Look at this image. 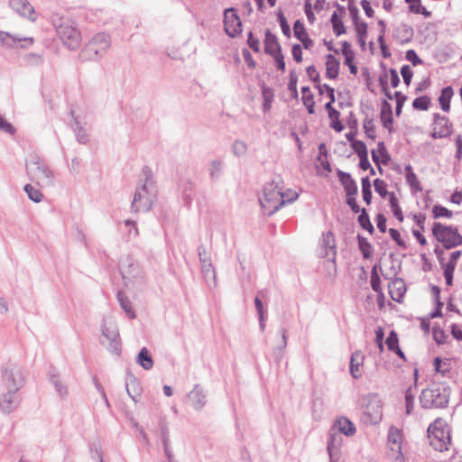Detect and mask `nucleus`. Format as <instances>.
<instances>
[{
    "instance_id": "nucleus-38",
    "label": "nucleus",
    "mask_w": 462,
    "mask_h": 462,
    "mask_svg": "<svg viewBox=\"0 0 462 462\" xmlns=\"http://www.w3.org/2000/svg\"><path fill=\"white\" fill-rule=\"evenodd\" d=\"M301 93H302V103L306 106L307 111L309 114L312 115L315 113V102H314V96L310 91V88L309 86H303L301 88Z\"/></svg>"
},
{
    "instance_id": "nucleus-7",
    "label": "nucleus",
    "mask_w": 462,
    "mask_h": 462,
    "mask_svg": "<svg viewBox=\"0 0 462 462\" xmlns=\"http://www.w3.org/2000/svg\"><path fill=\"white\" fill-rule=\"evenodd\" d=\"M383 403L377 393H368L361 400V420L365 424L374 425L383 418Z\"/></svg>"
},
{
    "instance_id": "nucleus-16",
    "label": "nucleus",
    "mask_w": 462,
    "mask_h": 462,
    "mask_svg": "<svg viewBox=\"0 0 462 462\" xmlns=\"http://www.w3.org/2000/svg\"><path fill=\"white\" fill-rule=\"evenodd\" d=\"M187 397L192 407L197 411L201 410L207 402V395L200 384H195L194 388L188 393Z\"/></svg>"
},
{
    "instance_id": "nucleus-23",
    "label": "nucleus",
    "mask_w": 462,
    "mask_h": 462,
    "mask_svg": "<svg viewBox=\"0 0 462 462\" xmlns=\"http://www.w3.org/2000/svg\"><path fill=\"white\" fill-rule=\"evenodd\" d=\"M340 62L333 54L326 55V77L336 79L338 77Z\"/></svg>"
},
{
    "instance_id": "nucleus-56",
    "label": "nucleus",
    "mask_w": 462,
    "mask_h": 462,
    "mask_svg": "<svg viewBox=\"0 0 462 462\" xmlns=\"http://www.w3.org/2000/svg\"><path fill=\"white\" fill-rule=\"evenodd\" d=\"M453 212L442 205H434L432 208V217L434 219L440 217L451 218Z\"/></svg>"
},
{
    "instance_id": "nucleus-60",
    "label": "nucleus",
    "mask_w": 462,
    "mask_h": 462,
    "mask_svg": "<svg viewBox=\"0 0 462 462\" xmlns=\"http://www.w3.org/2000/svg\"><path fill=\"white\" fill-rule=\"evenodd\" d=\"M373 185L374 187L375 192L378 193L381 198H383V199H385L386 197H388V199L390 198V194L392 192H389L387 190V184L385 183L384 180L377 178V179L374 180Z\"/></svg>"
},
{
    "instance_id": "nucleus-27",
    "label": "nucleus",
    "mask_w": 462,
    "mask_h": 462,
    "mask_svg": "<svg viewBox=\"0 0 462 462\" xmlns=\"http://www.w3.org/2000/svg\"><path fill=\"white\" fill-rule=\"evenodd\" d=\"M334 427L337 428L339 433L347 437L353 436L356 431L355 424L346 417L338 418L335 421Z\"/></svg>"
},
{
    "instance_id": "nucleus-14",
    "label": "nucleus",
    "mask_w": 462,
    "mask_h": 462,
    "mask_svg": "<svg viewBox=\"0 0 462 462\" xmlns=\"http://www.w3.org/2000/svg\"><path fill=\"white\" fill-rule=\"evenodd\" d=\"M402 434L400 430L394 426H391L388 430V447L392 452L397 453L396 461L403 462V455L402 453Z\"/></svg>"
},
{
    "instance_id": "nucleus-41",
    "label": "nucleus",
    "mask_w": 462,
    "mask_h": 462,
    "mask_svg": "<svg viewBox=\"0 0 462 462\" xmlns=\"http://www.w3.org/2000/svg\"><path fill=\"white\" fill-rule=\"evenodd\" d=\"M359 216L357 217V222L360 225L361 228L367 231L370 235L374 233V227L370 220V217L367 213V210L363 208L362 210L359 211Z\"/></svg>"
},
{
    "instance_id": "nucleus-18",
    "label": "nucleus",
    "mask_w": 462,
    "mask_h": 462,
    "mask_svg": "<svg viewBox=\"0 0 462 462\" xmlns=\"http://www.w3.org/2000/svg\"><path fill=\"white\" fill-rule=\"evenodd\" d=\"M17 392L7 390L0 399V409L5 413L14 411L19 405L20 401L16 395Z\"/></svg>"
},
{
    "instance_id": "nucleus-39",
    "label": "nucleus",
    "mask_w": 462,
    "mask_h": 462,
    "mask_svg": "<svg viewBox=\"0 0 462 462\" xmlns=\"http://www.w3.org/2000/svg\"><path fill=\"white\" fill-rule=\"evenodd\" d=\"M356 238L358 243V248L363 257L365 259H371L374 253V247L371 245V243L360 234L357 235Z\"/></svg>"
},
{
    "instance_id": "nucleus-54",
    "label": "nucleus",
    "mask_w": 462,
    "mask_h": 462,
    "mask_svg": "<svg viewBox=\"0 0 462 462\" xmlns=\"http://www.w3.org/2000/svg\"><path fill=\"white\" fill-rule=\"evenodd\" d=\"M201 273L208 282L212 280L213 283L216 284V272L212 261H208L201 264Z\"/></svg>"
},
{
    "instance_id": "nucleus-53",
    "label": "nucleus",
    "mask_w": 462,
    "mask_h": 462,
    "mask_svg": "<svg viewBox=\"0 0 462 462\" xmlns=\"http://www.w3.org/2000/svg\"><path fill=\"white\" fill-rule=\"evenodd\" d=\"M298 75L295 69H291L289 75L288 89L291 94V97L298 99L299 93L297 89Z\"/></svg>"
},
{
    "instance_id": "nucleus-17",
    "label": "nucleus",
    "mask_w": 462,
    "mask_h": 462,
    "mask_svg": "<svg viewBox=\"0 0 462 462\" xmlns=\"http://www.w3.org/2000/svg\"><path fill=\"white\" fill-rule=\"evenodd\" d=\"M337 175L339 182L344 188L346 196L357 195L358 187L356 180L352 178L350 173L337 169Z\"/></svg>"
},
{
    "instance_id": "nucleus-34",
    "label": "nucleus",
    "mask_w": 462,
    "mask_h": 462,
    "mask_svg": "<svg viewBox=\"0 0 462 462\" xmlns=\"http://www.w3.org/2000/svg\"><path fill=\"white\" fill-rule=\"evenodd\" d=\"M49 379H50V382L55 387L57 393L61 398L67 396V394H68L67 386L62 383V382L60 378V375L56 373V370L54 368H52L49 371Z\"/></svg>"
},
{
    "instance_id": "nucleus-1",
    "label": "nucleus",
    "mask_w": 462,
    "mask_h": 462,
    "mask_svg": "<svg viewBox=\"0 0 462 462\" xmlns=\"http://www.w3.org/2000/svg\"><path fill=\"white\" fill-rule=\"evenodd\" d=\"M451 387L445 383H433L423 389L419 396L422 409H444L448 406Z\"/></svg>"
},
{
    "instance_id": "nucleus-25",
    "label": "nucleus",
    "mask_w": 462,
    "mask_h": 462,
    "mask_svg": "<svg viewBox=\"0 0 462 462\" xmlns=\"http://www.w3.org/2000/svg\"><path fill=\"white\" fill-rule=\"evenodd\" d=\"M104 55V52L97 50V47L94 46V43H90L88 42L85 47L79 52V58L82 61L86 60H95Z\"/></svg>"
},
{
    "instance_id": "nucleus-12",
    "label": "nucleus",
    "mask_w": 462,
    "mask_h": 462,
    "mask_svg": "<svg viewBox=\"0 0 462 462\" xmlns=\"http://www.w3.org/2000/svg\"><path fill=\"white\" fill-rule=\"evenodd\" d=\"M119 266L123 279L131 280L143 277V272L139 263L135 262L131 255H126L122 258Z\"/></svg>"
},
{
    "instance_id": "nucleus-11",
    "label": "nucleus",
    "mask_w": 462,
    "mask_h": 462,
    "mask_svg": "<svg viewBox=\"0 0 462 462\" xmlns=\"http://www.w3.org/2000/svg\"><path fill=\"white\" fill-rule=\"evenodd\" d=\"M3 380L7 390L18 392L23 386L24 376L18 368L9 369L8 367H4Z\"/></svg>"
},
{
    "instance_id": "nucleus-48",
    "label": "nucleus",
    "mask_w": 462,
    "mask_h": 462,
    "mask_svg": "<svg viewBox=\"0 0 462 462\" xmlns=\"http://www.w3.org/2000/svg\"><path fill=\"white\" fill-rule=\"evenodd\" d=\"M223 170V162L220 160H214L208 165V173L210 180L215 181L219 179Z\"/></svg>"
},
{
    "instance_id": "nucleus-51",
    "label": "nucleus",
    "mask_w": 462,
    "mask_h": 462,
    "mask_svg": "<svg viewBox=\"0 0 462 462\" xmlns=\"http://www.w3.org/2000/svg\"><path fill=\"white\" fill-rule=\"evenodd\" d=\"M71 127L73 128V131L76 134L77 141L82 144L87 143L88 141V134L77 118H75Z\"/></svg>"
},
{
    "instance_id": "nucleus-44",
    "label": "nucleus",
    "mask_w": 462,
    "mask_h": 462,
    "mask_svg": "<svg viewBox=\"0 0 462 462\" xmlns=\"http://www.w3.org/2000/svg\"><path fill=\"white\" fill-rule=\"evenodd\" d=\"M330 23L332 24L333 32L336 36H340L346 32V26L339 17L337 12H334L330 17Z\"/></svg>"
},
{
    "instance_id": "nucleus-63",
    "label": "nucleus",
    "mask_w": 462,
    "mask_h": 462,
    "mask_svg": "<svg viewBox=\"0 0 462 462\" xmlns=\"http://www.w3.org/2000/svg\"><path fill=\"white\" fill-rule=\"evenodd\" d=\"M393 96H394L393 98L395 99V102H396L395 115H396V116H400L402 115L403 105L406 102L408 97L406 95L402 94L401 91H395Z\"/></svg>"
},
{
    "instance_id": "nucleus-61",
    "label": "nucleus",
    "mask_w": 462,
    "mask_h": 462,
    "mask_svg": "<svg viewBox=\"0 0 462 462\" xmlns=\"http://www.w3.org/2000/svg\"><path fill=\"white\" fill-rule=\"evenodd\" d=\"M273 54H269L273 58L275 66L278 70H281L282 72H284L286 69V63L284 60V56L282 51V47H279V50H275V51L273 52Z\"/></svg>"
},
{
    "instance_id": "nucleus-36",
    "label": "nucleus",
    "mask_w": 462,
    "mask_h": 462,
    "mask_svg": "<svg viewBox=\"0 0 462 462\" xmlns=\"http://www.w3.org/2000/svg\"><path fill=\"white\" fill-rule=\"evenodd\" d=\"M0 42L3 45L7 46L9 48H14L17 45V42H23L27 45H32L33 42L32 38H23V39H16L11 36L8 32H0Z\"/></svg>"
},
{
    "instance_id": "nucleus-10",
    "label": "nucleus",
    "mask_w": 462,
    "mask_h": 462,
    "mask_svg": "<svg viewBox=\"0 0 462 462\" xmlns=\"http://www.w3.org/2000/svg\"><path fill=\"white\" fill-rule=\"evenodd\" d=\"M102 335L109 341L107 349L112 354L119 356L122 349L119 331L116 326L112 322L109 324L104 323L102 326Z\"/></svg>"
},
{
    "instance_id": "nucleus-9",
    "label": "nucleus",
    "mask_w": 462,
    "mask_h": 462,
    "mask_svg": "<svg viewBox=\"0 0 462 462\" xmlns=\"http://www.w3.org/2000/svg\"><path fill=\"white\" fill-rule=\"evenodd\" d=\"M224 27L226 33L231 38H236L242 33L243 24L234 7L225 10Z\"/></svg>"
},
{
    "instance_id": "nucleus-19",
    "label": "nucleus",
    "mask_w": 462,
    "mask_h": 462,
    "mask_svg": "<svg viewBox=\"0 0 462 462\" xmlns=\"http://www.w3.org/2000/svg\"><path fill=\"white\" fill-rule=\"evenodd\" d=\"M294 37L299 40L305 50H310L314 45L307 32L303 22L300 19L296 20L293 23Z\"/></svg>"
},
{
    "instance_id": "nucleus-3",
    "label": "nucleus",
    "mask_w": 462,
    "mask_h": 462,
    "mask_svg": "<svg viewBox=\"0 0 462 462\" xmlns=\"http://www.w3.org/2000/svg\"><path fill=\"white\" fill-rule=\"evenodd\" d=\"M282 198V188L280 187L279 180H273L272 182L266 183L263 189V196L259 198L263 213L272 216L278 211L284 205Z\"/></svg>"
},
{
    "instance_id": "nucleus-5",
    "label": "nucleus",
    "mask_w": 462,
    "mask_h": 462,
    "mask_svg": "<svg viewBox=\"0 0 462 462\" xmlns=\"http://www.w3.org/2000/svg\"><path fill=\"white\" fill-rule=\"evenodd\" d=\"M433 237L442 245L446 250L462 245V236L457 226L434 222L431 227Z\"/></svg>"
},
{
    "instance_id": "nucleus-15",
    "label": "nucleus",
    "mask_w": 462,
    "mask_h": 462,
    "mask_svg": "<svg viewBox=\"0 0 462 462\" xmlns=\"http://www.w3.org/2000/svg\"><path fill=\"white\" fill-rule=\"evenodd\" d=\"M9 5L19 15L32 22L36 20L35 10L28 0H9Z\"/></svg>"
},
{
    "instance_id": "nucleus-59",
    "label": "nucleus",
    "mask_w": 462,
    "mask_h": 462,
    "mask_svg": "<svg viewBox=\"0 0 462 462\" xmlns=\"http://www.w3.org/2000/svg\"><path fill=\"white\" fill-rule=\"evenodd\" d=\"M350 143L351 148L357 154V156L365 155L368 153L366 144L361 140L353 139L347 140Z\"/></svg>"
},
{
    "instance_id": "nucleus-40",
    "label": "nucleus",
    "mask_w": 462,
    "mask_h": 462,
    "mask_svg": "<svg viewBox=\"0 0 462 462\" xmlns=\"http://www.w3.org/2000/svg\"><path fill=\"white\" fill-rule=\"evenodd\" d=\"M405 171V178L407 183L410 185L412 190L421 191L422 188L420 183L417 178V175L414 173L413 169L411 164H408L404 168Z\"/></svg>"
},
{
    "instance_id": "nucleus-29",
    "label": "nucleus",
    "mask_w": 462,
    "mask_h": 462,
    "mask_svg": "<svg viewBox=\"0 0 462 462\" xmlns=\"http://www.w3.org/2000/svg\"><path fill=\"white\" fill-rule=\"evenodd\" d=\"M261 92L263 97V111L267 113L271 110L272 103L274 98V91L272 88L268 87L264 82L260 84Z\"/></svg>"
},
{
    "instance_id": "nucleus-49",
    "label": "nucleus",
    "mask_w": 462,
    "mask_h": 462,
    "mask_svg": "<svg viewBox=\"0 0 462 462\" xmlns=\"http://www.w3.org/2000/svg\"><path fill=\"white\" fill-rule=\"evenodd\" d=\"M355 31L356 32V38L360 48L365 51V39L367 37V23L365 22H362L359 25L355 27Z\"/></svg>"
},
{
    "instance_id": "nucleus-45",
    "label": "nucleus",
    "mask_w": 462,
    "mask_h": 462,
    "mask_svg": "<svg viewBox=\"0 0 462 462\" xmlns=\"http://www.w3.org/2000/svg\"><path fill=\"white\" fill-rule=\"evenodd\" d=\"M346 125L350 131L346 133L345 136L346 140H350L356 137V134H358V120L354 112L352 111L349 113L348 118L346 120Z\"/></svg>"
},
{
    "instance_id": "nucleus-22",
    "label": "nucleus",
    "mask_w": 462,
    "mask_h": 462,
    "mask_svg": "<svg viewBox=\"0 0 462 462\" xmlns=\"http://www.w3.org/2000/svg\"><path fill=\"white\" fill-rule=\"evenodd\" d=\"M365 360L364 355L361 351L356 350L351 355L349 362V372L352 377L359 379L362 376L360 367L363 365Z\"/></svg>"
},
{
    "instance_id": "nucleus-47",
    "label": "nucleus",
    "mask_w": 462,
    "mask_h": 462,
    "mask_svg": "<svg viewBox=\"0 0 462 462\" xmlns=\"http://www.w3.org/2000/svg\"><path fill=\"white\" fill-rule=\"evenodd\" d=\"M388 200H389V205L391 207L393 217L399 222H402L404 219L403 213H402V208L399 205V200L396 198L395 194L391 193Z\"/></svg>"
},
{
    "instance_id": "nucleus-64",
    "label": "nucleus",
    "mask_w": 462,
    "mask_h": 462,
    "mask_svg": "<svg viewBox=\"0 0 462 462\" xmlns=\"http://www.w3.org/2000/svg\"><path fill=\"white\" fill-rule=\"evenodd\" d=\"M385 345L387 346L388 350L391 352L400 346L398 334L394 330L390 331L388 337H386Z\"/></svg>"
},
{
    "instance_id": "nucleus-31",
    "label": "nucleus",
    "mask_w": 462,
    "mask_h": 462,
    "mask_svg": "<svg viewBox=\"0 0 462 462\" xmlns=\"http://www.w3.org/2000/svg\"><path fill=\"white\" fill-rule=\"evenodd\" d=\"M136 363L144 370H151L153 367L154 361L147 347H143L139 351Z\"/></svg>"
},
{
    "instance_id": "nucleus-52",
    "label": "nucleus",
    "mask_w": 462,
    "mask_h": 462,
    "mask_svg": "<svg viewBox=\"0 0 462 462\" xmlns=\"http://www.w3.org/2000/svg\"><path fill=\"white\" fill-rule=\"evenodd\" d=\"M158 426L160 430V438L162 439V444H166V442H170V430L168 422L165 417H161L158 420Z\"/></svg>"
},
{
    "instance_id": "nucleus-2",
    "label": "nucleus",
    "mask_w": 462,
    "mask_h": 462,
    "mask_svg": "<svg viewBox=\"0 0 462 462\" xmlns=\"http://www.w3.org/2000/svg\"><path fill=\"white\" fill-rule=\"evenodd\" d=\"M430 445L437 451L448 450L451 445L450 428L447 421L439 417L431 422L427 430Z\"/></svg>"
},
{
    "instance_id": "nucleus-30",
    "label": "nucleus",
    "mask_w": 462,
    "mask_h": 462,
    "mask_svg": "<svg viewBox=\"0 0 462 462\" xmlns=\"http://www.w3.org/2000/svg\"><path fill=\"white\" fill-rule=\"evenodd\" d=\"M264 36V52L267 55L273 54V52L275 51V50H279V47H282L276 35L273 34L269 29L265 31Z\"/></svg>"
},
{
    "instance_id": "nucleus-33",
    "label": "nucleus",
    "mask_w": 462,
    "mask_h": 462,
    "mask_svg": "<svg viewBox=\"0 0 462 462\" xmlns=\"http://www.w3.org/2000/svg\"><path fill=\"white\" fill-rule=\"evenodd\" d=\"M117 300L120 304V307L124 310L126 315L134 319L136 318L135 311L132 307V302L126 294L123 291H118L116 293Z\"/></svg>"
},
{
    "instance_id": "nucleus-42",
    "label": "nucleus",
    "mask_w": 462,
    "mask_h": 462,
    "mask_svg": "<svg viewBox=\"0 0 462 462\" xmlns=\"http://www.w3.org/2000/svg\"><path fill=\"white\" fill-rule=\"evenodd\" d=\"M281 333H282V345L279 346H276L273 349V360L276 364H280V362L283 358L284 350L287 346V329L282 328L281 329Z\"/></svg>"
},
{
    "instance_id": "nucleus-46",
    "label": "nucleus",
    "mask_w": 462,
    "mask_h": 462,
    "mask_svg": "<svg viewBox=\"0 0 462 462\" xmlns=\"http://www.w3.org/2000/svg\"><path fill=\"white\" fill-rule=\"evenodd\" d=\"M125 388L131 399L134 402H137V397L141 395L142 388L140 386V383L136 381V379L133 377L130 380V383H125Z\"/></svg>"
},
{
    "instance_id": "nucleus-62",
    "label": "nucleus",
    "mask_w": 462,
    "mask_h": 462,
    "mask_svg": "<svg viewBox=\"0 0 462 462\" xmlns=\"http://www.w3.org/2000/svg\"><path fill=\"white\" fill-rule=\"evenodd\" d=\"M23 190L27 194L28 198L33 202L38 203L42 200V193L39 189H34L31 184H26L23 187Z\"/></svg>"
},
{
    "instance_id": "nucleus-50",
    "label": "nucleus",
    "mask_w": 462,
    "mask_h": 462,
    "mask_svg": "<svg viewBox=\"0 0 462 462\" xmlns=\"http://www.w3.org/2000/svg\"><path fill=\"white\" fill-rule=\"evenodd\" d=\"M430 105L431 99L427 95L418 97L412 101V107L415 110L427 111Z\"/></svg>"
},
{
    "instance_id": "nucleus-21",
    "label": "nucleus",
    "mask_w": 462,
    "mask_h": 462,
    "mask_svg": "<svg viewBox=\"0 0 462 462\" xmlns=\"http://www.w3.org/2000/svg\"><path fill=\"white\" fill-rule=\"evenodd\" d=\"M380 119L382 125L392 133L393 125V107L386 99L381 102Z\"/></svg>"
},
{
    "instance_id": "nucleus-35",
    "label": "nucleus",
    "mask_w": 462,
    "mask_h": 462,
    "mask_svg": "<svg viewBox=\"0 0 462 462\" xmlns=\"http://www.w3.org/2000/svg\"><path fill=\"white\" fill-rule=\"evenodd\" d=\"M89 42L90 43H94V46L97 47V50L104 53H106L111 44L110 36L105 32L97 33Z\"/></svg>"
},
{
    "instance_id": "nucleus-24",
    "label": "nucleus",
    "mask_w": 462,
    "mask_h": 462,
    "mask_svg": "<svg viewBox=\"0 0 462 462\" xmlns=\"http://www.w3.org/2000/svg\"><path fill=\"white\" fill-rule=\"evenodd\" d=\"M180 189L182 192V198L186 206H189L192 202L193 194L196 189V184L191 179H185L180 181Z\"/></svg>"
},
{
    "instance_id": "nucleus-26",
    "label": "nucleus",
    "mask_w": 462,
    "mask_h": 462,
    "mask_svg": "<svg viewBox=\"0 0 462 462\" xmlns=\"http://www.w3.org/2000/svg\"><path fill=\"white\" fill-rule=\"evenodd\" d=\"M341 441L342 438L338 433H329L327 449L331 462L335 460V457L337 458Z\"/></svg>"
},
{
    "instance_id": "nucleus-58",
    "label": "nucleus",
    "mask_w": 462,
    "mask_h": 462,
    "mask_svg": "<svg viewBox=\"0 0 462 462\" xmlns=\"http://www.w3.org/2000/svg\"><path fill=\"white\" fill-rule=\"evenodd\" d=\"M363 128L369 139L374 140L376 138L375 135V126L374 125V118L366 116L363 122Z\"/></svg>"
},
{
    "instance_id": "nucleus-20",
    "label": "nucleus",
    "mask_w": 462,
    "mask_h": 462,
    "mask_svg": "<svg viewBox=\"0 0 462 462\" xmlns=\"http://www.w3.org/2000/svg\"><path fill=\"white\" fill-rule=\"evenodd\" d=\"M321 247L324 250L323 257H328L330 254L332 255L331 261L333 263L336 262L337 255V247H336V240L335 236L331 231L327 233H323L321 239Z\"/></svg>"
},
{
    "instance_id": "nucleus-28",
    "label": "nucleus",
    "mask_w": 462,
    "mask_h": 462,
    "mask_svg": "<svg viewBox=\"0 0 462 462\" xmlns=\"http://www.w3.org/2000/svg\"><path fill=\"white\" fill-rule=\"evenodd\" d=\"M395 32V36L399 39L401 44L410 42L414 35L413 28L404 23H402L400 26L396 28Z\"/></svg>"
},
{
    "instance_id": "nucleus-37",
    "label": "nucleus",
    "mask_w": 462,
    "mask_h": 462,
    "mask_svg": "<svg viewBox=\"0 0 462 462\" xmlns=\"http://www.w3.org/2000/svg\"><path fill=\"white\" fill-rule=\"evenodd\" d=\"M316 88L319 89V95H322L324 90L328 91V97L329 98V101L325 104L324 108L328 114L329 112H331L332 110L335 109V107L332 106L336 100L335 89H334V88L330 87L328 84H323V85L319 84L316 86Z\"/></svg>"
},
{
    "instance_id": "nucleus-43",
    "label": "nucleus",
    "mask_w": 462,
    "mask_h": 462,
    "mask_svg": "<svg viewBox=\"0 0 462 462\" xmlns=\"http://www.w3.org/2000/svg\"><path fill=\"white\" fill-rule=\"evenodd\" d=\"M362 197L366 205H370L373 199L372 184L368 176L361 179Z\"/></svg>"
},
{
    "instance_id": "nucleus-57",
    "label": "nucleus",
    "mask_w": 462,
    "mask_h": 462,
    "mask_svg": "<svg viewBox=\"0 0 462 462\" xmlns=\"http://www.w3.org/2000/svg\"><path fill=\"white\" fill-rule=\"evenodd\" d=\"M376 154L380 158V162L383 165H387L391 162V155L387 151L385 143L383 142H379L377 143V149L375 150Z\"/></svg>"
},
{
    "instance_id": "nucleus-4",
    "label": "nucleus",
    "mask_w": 462,
    "mask_h": 462,
    "mask_svg": "<svg viewBox=\"0 0 462 462\" xmlns=\"http://www.w3.org/2000/svg\"><path fill=\"white\" fill-rule=\"evenodd\" d=\"M53 24L64 46L69 50H76L79 47L81 34L79 30L75 26L74 22L69 18L60 17L54 19Z\"/></svg>"
},
{
    "instance_id": "nucleus-6",
    "label": "nucleus",
    "mask_w": 462,
    "mask_h": 462,
    "mask_svg": "<svg viewBox=\"0 0 462 462\" xmlns=\"http://www.w3.org/2000/svg\"><path fill=\"white\" fill-rule=\"evenodd\" d=\"M27 174L32 181L42 187L54 185V174L50 167L45 164L39 156L33 155L26 164Z\"/></svg>"
},
{
    "instance_id": "nucleus-13",
    "label": "nucleus",
    "mask_w": 462,
    "mask_h": 462,
    "mask_svg": "<svg viewBox=\"0 0 462 462\" xmlns=\"http://www.w3.org/2000/svg\"><path fill=\"white\" fill-rule=\"evenodd\" d=\"M433 125H439V130L437 129V126H435L433 131L430 133V136L433 139L450 136L452 134V124L449 122L448 118L446 116L439 115V113H435L433 115Z\"/></svg>"
},
{
    "instance_id": "nucleus-32",
    "label": "nucleus",
    "mask_w": 462,
    "mask_h": 462,
    "mask_svg": "<svg viewBox=\"0 0 462 462\" xmlns=\"http://www.w3.org/2000/svg\"><path fill=\"white\" fill-rule=\"evenodd\" d=\"M454 95V90L451 86H447L441 89L440 95L438 98L439 106L444 112L450 110V101Z\"/></svg>"
},
{
    "instance_id": "nucleus-8",
    "label": "nucleus",
    "mask_w": 462,
    "mask_h": 462,
    "mask_svg": "<svg viewBox=\"0 0 462 462\" xmlns=\"http://www.w3.org/2000/svg\"><path fill=\"white\" fill-rule=\"evenodd\" d=\"M155 199V190L148 189L147 183H143L137 186L131 203V212L139 213L149 211L152 208Z\"/></svg>"
},
{
    "instance_id": "nucleus-55",
    "label": "nucleus",
    "mask_w": 462,
    "mask_h": 462,
    "mask_svg": "<svg viewBox=\"0 0 462 462\" xmlns=\"http://www.w3.org/2000/svg\"><path fill=\"white\" fill-rule=\"evenodd\" d=\"M276 16H277V21L281 26L282 33L287 38H290L291 35V27H290V24L288 23V21L283 14V12L282 11V9H279L277 11Z\"/></svg>"
}]
</instances>
